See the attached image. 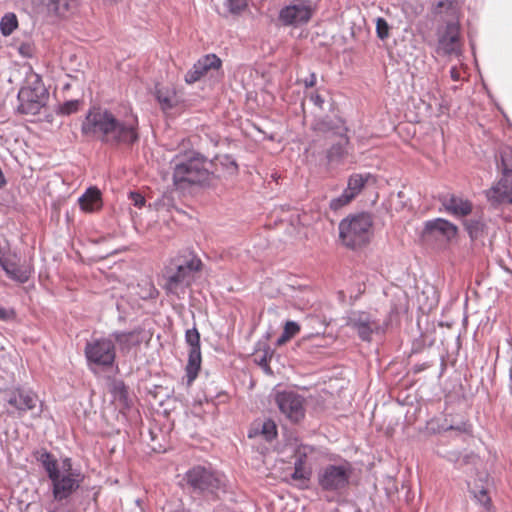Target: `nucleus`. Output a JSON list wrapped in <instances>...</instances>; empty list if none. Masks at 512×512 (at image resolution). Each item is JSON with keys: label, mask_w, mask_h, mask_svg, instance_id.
<instances>
[{"label": "nucleus", "mask_w": 512, "mask_h": 512, "mask_svg": "<svg viewBox=\"0 0 512 512\" xmlns=\"http://www.w3.org/2000/svg\"><path fill=\"white\" fill-rule=\"evenodd\" d=\"M79 205L85 212H94L101 208V193L97 188H89L80 198Z\"/></svg>", "instance_id": "obj_21"}, {"label": "nucleus", "mask_w": 512, "mask_h": 512, "mask_svg": "<svg viewBox=\"0 0 512 512\" xmlns=\"http://www.w3.org/2000/svg\"><path fill=\"white\" fill-rule=\"evenodd\" d=\"M7 402L14 407L19 414L33 410L39 402L38 395L24 388H15L7 393Z\"/></svg>", "instance_id": "obj_15"}, {"label": "nucleus", "mask_w": 512, "mask_h": 512, "mask_svg": "<svg viewBox=\"0 0 512 512\" xmlns=\"http://www.w3.org/2000/svg\"><path fill=\"white\" fill-rule=\"evenodd\" d=\"M463 226L472 240L482 238L486 234L487 227L482 215L464 220Z\"/></svg>", "instance_id": "obj_22"}, {"label": "nucleus", "mask_w": 512, "mask_h": 512, "mask_svg": "<svg viewBox=\"0 0 512 512\" xmlns=\"http://www.w3.org/2000/svg\"><path fill=\"white\" fill-rule=\"evenodd\" d=\"M313 10L307 2H298L281 9L279 19L284 25H301L312 17Z\"/></svg>", "instance_id": "obj_14"}, {"label": "nucleus", "mask_w": 512, "mask_h": 512, "mask_svg": "<svg viewBox=\"0 0 512 512\" xmlns=\"http://www.w3.org/2000/svg\"><path fill=\"white\" fill-rule=\"evenodd\" d=\"M49 99L41 76L33 71L27 74L24 85L18 92L17 111L23 115L35 116L45 107Z\"/></svg>", "instance_id": "obj_4"}, {"label": "nucleus", "mask_w": 512, "mask_h": 512, "mask_svg": "<svg viewBox=\"0 0 512 512\" xmlns=\"http://www.w3.org/2000/svg\"><path fill=\"white\" fill-rule=\"evenodd\" d=\"M18 18L15 13H6L0 21V31L5 37L10 36L18 28Z\"/></svg>", "instance_id": "obj_28"}, {"label": "nucleus", "mask_w": 512, "mask_h": 512, "mask_svg": "<svg viewBox=\"0 0 512 512\" xmlns=\"http://www.w3.org/2000/svg\"><path fill=\"white\" fill-rule=\"evenodd\" d=\"M8 318H9L8 312L4 308L0 307V320H6Z\"/></svg>", "instance_id": "obj_46"}, {"label": "nucleus", "mask_w": 512, "mask_h": 512, "mask_svg": "<svg viewBox=\"0 0 512 512\" xmlns=\"http://www.w3.org/2000/svg\"><path fill=\"white\" fill-rule=\"evenodd\" d=\"M370 178V174H352L348 179V185L345 191L349 195H352V198L354 199L362 191Z\"/></svg>", "instance_id": "obj_27"}, {"label": "nucleus", "mask_w": 512, "mask_h": 512, "mask_svg": "<svg viewBox=\"0 0 512 512\" xmlns=\"http://www.w3.org/2000/svg\"><path fill=\"white\" fill-rule=\"evenodd\" d=\"M202 262L197 257L182 260L177 257L165 266L162 273L163 289L167 295H175L178 298L185 293L190 285L193 273L200 271Z\"/></svg>", "instance_id": "obj_3"}, {"label": "nucleus", "mask_w": 512, "mask_h": 512, "mask_svg": "<svg viewBox=\"0 0 512 512\" xmlns=\"http://www.w3.org/2000/svg\"><path fill=\"white\" fill-rule=\"evenodd\" d=\"M352 473L349 463L327 465L318 474V483L325 491H337L345 488Z\"/></svg>", "instance_id": "obj_8"}, {"label": "nucleus", "mask_w": 512, "mask_h": 512, "mask_svg": "<svg viewBox=\"0 0 512 512\" xmlns=\"http://www.w3.org/2000/svg\"><path fill=\"white\" fill-rule=\"evenodd\" d=\"M206 73L207 72L205 69L198 68L197 61L185 75V81L189 84L195 83L200 80Z\"/></svg>", "instance_id": "obj_35"}, {"label": "nucleus", "mask_w": 512, "mask_h": 512, "mask_svg": "<svg viewBox=\"0 0 512 512\" xmlns=\"http://www.w3.org/2000/svg\"><path fill=\"white\" fill-rule=\"evenodd\" d=\"M78 107H79L78 101H76V100L68 101V102H65L63 105H61L60 112L64 115H70L72 113L77 112Z\"/></svg>", "instance_id": "obj_38"}, {"label": "nucleus", "mask_w": 512, "mask_h": 512, "mask_svg": "<svg viewBox=\"0 0 512 512\" xmlns=\"http://www.w3.org/2000/svg\"><path fill=\"white\" fill-rule=\"evenodd\" d=\"M201 362V350L189 349L188 361L185 369L188 385H191L197 378L201 368Z\"/></svg>", "instance_id": "obj_23"}, {"label": "nucleus", "mask_w": 512, "mask_h": 512, "mask_svg": "<svg viewBox=\"0 0 512 512\" xmlns=\"http://www.w3.org/2000/svg\"><path fill=\"white\" fill-rule=\"evenodd\" d=\"M451 77L455 81L459 80L460 75H459V72H458V70L456 68H452L451 69Z\"/></svg>", "instance_id": "obj_48"}, {"label": "nucleus", "mask_w": 512, "mask_h": 512, "mask_svg": "<svg viewBox=\"0 0 512 512\" xmlns=\"http://www.w3.org/2000/svg\"><path fill=\"white\" fill-rule=\"evenodd\" d=\"M290 336H288L284 331L282 333V335L279 337L278 341H277V344L278 345H283L285 344L286 342H288L290 340Z\"/></svg>", "instance_id": "obj_45"}, {"label": "nucleus", "mask_w": 512, "mask_h": 512, "mask_svg": "<svg viewBox=\"0 0 512 512\" xmlns=\"http://www.w3.org/2000/svg\"><path fill=\"white\" fill-rule=\"evenodd\" d=\"M185 341L189 345L190 349L201 350L200 333L196 327L186 331Z\"/></svg>", "instance_id": "obj_33"}, {"label": "nucleus", "mask_w": 512, "mask_h": 512, "mask_svg": "<svg viewBox=\"0 0 512 512\" xmlns=\"http://www.w3.org/2000/svg\"><path fill=\"white\" fill-rule=\"evenodd\" d=\"M347 326L357 331L363 341H370L372 334L380 330V323L368 312H353L347 319Z\"/></svg>", "instance_id": "obj_11"}, {"label": "nucleus", "mask_w": 512, "mask_h": 512, "mask_svg": "<svg viewBox=\"0 0 512 512\" xmlns=\"http://www.w3.org/2000/svg\"><path fill=\"white\" fill-rule=\"evenodd\" d=\"M353 200L352 195H349L345 190L344 192L337 198H334L330 201V208L332 210H339L342 207L346 206Z\"/></svg>", "instance_id": "obj_36"}, {"label": "nucleus", "mask_w": 512, "mask_h": 512, "mask_svg": "<svg viewBox=\"0 0 512 512\" xmlns=\"http://www.w3.org/2000/svg\"><path fill=\"white\" fill-rule=\"evenodd\" d=\"M229 9L233 13H237L245 9L248 5V0H228Z\"/></svg>", "instance_id": "obj_39"}, {"label": "nucleus", "mask_w": 512, "mask_h": 512, "mask_svg": "<svg viewBox=\"0 0 512 512\" xmlns=\"http://www.w3.org/2000/svg\"><path fill=\"white\" fill-rule=\"evenodd\" d=\"M376 32L380 39H385L389 34V27L383 18H378L376 23Z\"/></svg>", "instance_id": "obj_37"}, {"label": "nucleus", "mask_w": 512, "mask_h": 512, "mask_svg": "<svg viewBox=\"0 0 512 512\" xmlns=\"http://www.w3.org/2000/svg\"><path fill=\"white\" fill-rule=\"evenodd\" d=\"M155 95L163 111L176 107L179 103L176 89L174 87L156 86Z\"/></svg>", "instance_id": "obj_20"}, {"label": "nucleus", "mask_w": 512, "mask_h": 512, "mask_svg": "<svg viewBox=\"0 0 512 512\" xmlns=\"http://www.w3.org/2000/svg\"><path fill=\"white\" fill-rule=\"evenodd\" d=\"M143 329L138 327L132 331H116L112 334L114 341L118 344L119 350L122 353H128L132 348L140 346L142 339L140 335Z\"/></svg>", "instance_id": "obj_18"}, {"label": "nucleus", "mask_w": 512, "mask_h": 512, "mask_svg": "<svg viewBox=\"0 0 512 512\" xmlns=\"http://www.w3.org/2000/svg\"><path fill=\"white\" fill-rule=\"evenodd\" d=\"M8 318H9L8 312L4 308L0 307V320H6Z\"/></svg>", "instance_id": "obj_47"}, {"label": "nucleus", "mask_w": 512, "mask_h": 512, "mask_svg": "<svg viewBox=\"0 0 512 512\" xmlns=\"http://www.w3.org/2000/svg\"><path fill=\"white\" fill-rule=\"evenodd\" d=\"M277 425L271 420L267 419L262 422H256L249 433V437L253 435H261L266 441H272L277 437Z\"/></svg>", "instance_id": "obj_24"}, {"label": "nucleus", "mask_w": 512, "mask_h": 512, "mask_svg": "<svg viewBox=\"0 0 512 512\" xmlns=\"http://www.w3.org/2000/svg\"><path fill=\"white\" fill-rule=\"evenodd\" d=\"M65 472L58 473L54 478L50 479L53 484V496L56 500H63L68 498L74 491H76L82 481L79 473L71 469L70 460L66 459L63 462Z\"/></svg>", "instance_id": "obj_10"}, {"label": "nucleus", "mask_w": 512, "mask_h": 512, "mask_svg": "<svg viewBox=\"0 0 512 512\" xmlns=\"http://www.w3.org/2000/svg\"><path fill=\"white\" fill-rule=\"evenodd\" d=\"M316 82H317V78H316L315 73H311L308 78H305L304 80H302V83L304 84V86L306 88L314 87L316 85Z\"/></svg>", "instance_id": "obj_43"}, {"label": "nucleus", "mask_w": 512, "mask_h": 512, "mask_svg": "<svg viewBox=\"0 0 512 512\" xmlns=\"http://www.w3.org/2000/svg\"><path fill=\"white\" fill-rule=\"evenodd\" d=\"M439 201L445 212L455 218H465L471 215L474 207L471 200L454 193L442 195Z\"/></svg>", "instance_id": "obj_13"}, {"label": "nucleus", "mask_w": 512, "mask_h": 512, "mask_svg": "<svg viewBox=\"0 0 512 512\" xmlns=\"http://www.w3.org/2000/svg\"><path fill=\"white\" fill-rule=\"evenodd\" d=\"M131 199L137 207H142L145 204V198L139 193H131Z\"/></svg>", "instance_id": "obj_44"}, {"label": "nucleus", "mask_w": 512, "mask_h": 512, "mask_svg": "<svg viewBox=\"0 0 512 512\" xmlns=\"http://www.w3.org/2000/svg\"><path fill=\"white\" fill-rule=\"evenodd\" d=\"M85 357L89 364L110 368L116 359V346L112 339L101 337L86 343Z\"/></svg>", "instance_id": "obj_6"}, {"label": "nucleus", "mask_w": 512, "mask_h": 512, "mask_svg": "<svg viewBox=\"0 0 512 512\" xmlns=\"http://www.w3.org/2000/svg\"><path fill=\"white\" fill-rule=\"evenodd\" d=\"M275 403L280 412L293 423L305 417V399L294 391H279L275 394Z\"/></svg>", "instance_id": "obj_9"}, {"label": "nucleus", "mask_w": 512, "mask_h": 512, "mask_svg": "<svg viewBox=\"0 0 512 512\" xmlns=\"http://www.w3.org/2000/svg\"><path fill=\"white\" fill-rule=\"evenodd\" d=\"M442 430L443 431L456 430L461 433L471 434L472 433V425L470 423H462L461 425H458V426L442 427Z\"/></svg>", "instance_id": "obj_41"}, {"label": "nucleus", "mask_w": 512, "mask_h": 512, "mask_svg": "<svg viewBox=\"0 0 512 512\" xmlns=\"http://www.w3.org/2000/svg\"><path fill=\"white\" fill-rule=\"evenodd\" d=\"M311 476V469L302 465L301 461H295L294 463V472L292 473V479L294 481L302 482L306 484Z\"/></svg>", "instance_id": "obj_32"}, {"label": "nucleus", "mask_w": 512, "mask_h": 512, "mask_svg": "<svg viewBox=\"0 0 512 512\" xmlns=\"http://www.w3.org/2000/svg\"><path fill=\"white\" fill-rule=\"evenodd\" d=\"M290 338L292 339L294 336H296L300 331V326L293 321H287L284 326L283 330Z\"/></svg>", "instance_id": "obj_40"}, {"label": "nucleus", "mask_w": 512, "mask_h": 512, "mask_svg": "<svg viewBox=\"0 0 512 512\" xmlns=\"http://www.w3.org/2000/svg\"><path fill=\"white\" fill-rule=\"evenodd\" d=\"M314 451V447L310 445H299L294 452L295 461H301L302 465L306 466L307 458L312 455Z\"/></svg>", "instance_id": "obj_34"}, {"label": "nucleus", "mask_w": 512, "mask_h": 512, "mask_svg": "<svg viewBox=\"0 0 512 512\" xmlns=\"http://www.w3.org/2000/svg\"><path fill=\"white\" fill-rule=\"evenodd\" d=\"M470 493L484 511L493 512L495 510L488 488L484 484L475 485L470 489Z\"/></svg>", "instance_id": "obj_25"}, {"label": "nucleus", "mask_w": 512, "mask_h": 512, "mask_svg": "<svg viewBox=\"0 0 512 512\" xmlns=\"http://www.w3.org/2000/svg\"><path fill=\"white\" fill-rule=\"evenodd\" d=\"M0 265L9 278L19 283L27 282L33 273L30 264H19L15 253H0Z\"/></svg>", "instance_id": "obj_12"}, {"label": "nucleus", "mask_w": 512, "mask_h": 512, "mask_svg": "<svg viewBox=\"0 0 512 512\" xmlns=\"http://www.w3.org/2000/svg\"><path fill=\"white\" fill-rule=\"evenodd\" d=\"M309 99L316 107L323 109L325 100L318 92L311 93Z\"/></svg>", "instance_id": "obj_42"}, {"label": "nucleus", "mask_w": 512, "mask_h": 512, "mask_svg": "<svg viewBox=\"0 0 512 512\" xmlns=\"http://www.w3.org/2000/svg\"><path fill=\"white\" fill-rule=\"evenodd\" d=\"M492 204L512 203V175H504L486 192Z\"/></svg>", "instance_id": "obj_16"}, {"label": "nucleus", "mask_w": 512, "mask_h": 512, "mask_svg": "<svg viewBox=\"0 0 512 512\" xmlns=\"http://www.w3.org/2000/svg\"><path fill=\"white\" fill-rule=\"evenodd\" d=\"M81 133L113 146L131 145L138 140V119L130 110L120 115L92 106L82 121Z\"/></svg>", "instance_id": "obj_1"}, {"label": "nucleus", "mask_w": 512, "mask_h": 512, "mask_svg": "<svg viewBox=\"0 0 512 512\" xmlns=\"http://www.w3.org/2000/svg\"><path fill=\"white\" fill-rule=\"evenodd\" d=\"M173 184L177 189H186L192 185H201L210 179L205 156L194 150L176 154L172 160Z\"/></svg>", "instance_id": "obj_2"}, {"label": "nucleus", "mask_w": 512, "mask_h": 512, "mask_svg": "<svg viewBox=\"0 0 512 512\" xmlns=\"http://www.w3.org/2000/svg\"><path fill=\"white\" fill-rule=\"evenodd\" d=\"M221 59L215 54H208L198 60V68L209 70H217L221 67Z\"/></svg>", "instance_id": "obj_31"}, {"label": "nucleus", "mask_w": 512, "mask_h": 512, "mask_svg": "<svg viewBox=\"0 0 512 512\" xmlns=\"http://www.w3.org/2000/svg\"><path fill=\"white\" fill-rule=\"evenodd\" d=\"M349 138L344 135L340 142L332 145L327 150V159L330 163H340L342 162L349 154L348 150Z\"/></svg>", "instance_id": "obj_26"}, {"label": "nucleus", "mask_w": 512, "mask_h": 512, "mask_svg": "<svg viewBox=\"0 0 512 512\" xmlns=\"http://www.w3.org/2000/svg\"><path fill=\"white\" fill-rule=\"evenodd\" d=\"M48 11L64 16L69 11V0H42Z\"/></svg>", "instance_id": "obj_29"}, {"label": "nucleus", "mask_w": 512, "mask_h": 512, "mask_svg": "<svg viewBox=\"0 0 512 512\" xmlns=\"http://www.w3.org/2000/svg\"><path fill=\"white\" fill-rule=\"evenodd\" d=\"M459 42V28L453 23L447 24L445 31L439 37L438 52L445 55L452 54L456 51Z\"/></svg>", "instance_id": "obj_19"}, {"label": "nucleus", "mask_w": 512, "mask_h": 512, "mask_svg": "<svg viewBox=\"0 0 512 512\" xmlns=\"http://www.w3.org/2000/svg\"><path fill=\"white\" fill-rule=\"evenodd\" d=\"M372 225V218L367 213L347 217L339 224V237L348 248L361 247L369 242Z\"/></svg>", "instance_id": "obj_5"}, {"label": "nucleus", "mask_w": 512, "mask_h": 512, "mask_svg": "<svg viewBox=\"0 0 512 512\" xmlns=\"http://www.w3.org/2000/svg\"><path fill=\"white\" fill-rule=\"evenodd\" d=\"M40 460H41L46 472L48 473V476L50 479L54 478L58 473H60L57 461H56V459H54V457L50 453L44 452L41 455Z\"/></svg>", "instance_id": "obj_30"}, {"label": "nucleus", "mask_w": 512, "mask_h": 512, "mask_svg": "<svg viewBox=\"0 0 512 512\" xmlns=\"http://www.w3.org/2000/svg\"><path fill=\"white\" fill-rule=\"evenodd\" d=\"M187 484L195 491L215 494L224 488L222 477L202 466L191 468L185 475Z\"/></svg>", "instance_id": "obj_7"}, {"label": "nucleus", "mask_w": 512, "mask_h": 512, "mask_svg": "<svg viewBox=\"0 0 512 512\" xmlns=\"http://www.w3.org/2000/svg\"><path fill=\"white\" fill-rule=\"evenodd\" d=\"M423 232L427 235L437 233L449 241L457 236L458 227L446 219L436 218L425 222Z\"/></svg>", "instance_id": "obj_17"}]
</instances>
